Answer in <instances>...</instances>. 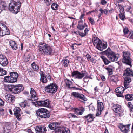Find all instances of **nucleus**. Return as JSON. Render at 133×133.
Wrapping results in <instances>:
<instances>
[{
    "label": "nucleus",
    "mask_w": 133,
    "mask_h": 133,
    "mask_svg": "<svg viewBox=\"0 0 133 133\" xmlns=\"http://www.w3.org/2000/svg\"><path fill=\"white\" fill-rule=\"evenodd\" d=\"M38 48L39 53L42 55L51 56L53 55V49L48 44L41 42L39 43Z\"/></svg>",
    "instance_id": "nucleus-1"
},
{
    "label": "nucleus",
    "mask_w": 133,
    "mask_h": 133,
    "mask_svg": "<svg viewBox=\"0 0 133 133\" xmlns=\"http://www.w3.org/2000/svg\"><path fill=\"white\" fill-rule=\"evenodd\" d=\"M4 133H9L11 129V124L10 122H5L3 126Z\"/></svg>",
    "instance_id": "nucleus-13"
},
{
    "label": "nucleus",
    "mask_w": 133,
    "mask_h": 133,
    "mask_svg": "<svg viewBox=\"0 0 133 133\" xmlns=\"http://www.w3.org/2000/svg\"><path fill=\"white\" fill-rule=\"evenodd\" d=\"M58 86L56 84L54 83H50L45 87V91L48 93L54 94L57 91Z\"/></svg>",
    "instance_id": "nucleus-6"
},
{
    "label": "nucleus",
    "mask_w": 133,
    "mask_h": 133,
    "mask_svg": "<svg viewBox=\"0 0 133 133\" xmlns=\"http://www.w3.org/2000/svg\"><path fill=\"white\" fill-rule=\"evenodd\" d=\"M8 62L6 56L2 54H0V64L3 66H6Z\"/></svg>",
    "instance_id": "nucleus-10"
},
{
    "label": "nucleus",
    "mask_w": 133,
    "mask_h": 133,
    "mask_svg": "<svg viewBox=\"0 0 133 133\" xmlns=\"http://www.w3.org/2000/svg\"><path fill=\"white\" fill-rule=\"evenodd\" d=\"M40 81L43 83H46L47 82V78L45 76V74L43 71H41L40 73Z\"/></svg>",
    "instance_id": "nucleus-23"
},
{
    "label": "nucleus",
    "mask_w": 133,
    "mask_h": 133,
    "mask_svg": "<svg viewBox=\"0 0 133 133\" xmlns=\"http://www.w3.org/2000/svg\"><path fill=\"white\" fill-rule=\"evenodd\" d=\"M100 43L96 48L98 50L102 51L106 48L107 46V44L103 43L102 41H100Z\"/></svg>",
    "instance_id": "nucleus-21"
},
{
    "label": "nucleus",
    "mask_w": 133,
    "mask_h": 133,
    "mask_svg": "<svg viewBox=\"0 0 133 133\" xmlns=\"http://www.w3.org/2000/svg\"><path fill=\"white\" fill-rule=\"evenodd\" d=\"M21 5V3L19 1H13L9 4V9L13 13L16 14L19 12L20 9Z\"/></svg>",
    "instance_id": "nucleus-4"
},
{
    "label": "nucleus",
    "mask_w": 133,
    "mask_h": 133,
    "mask_svg": "<svg viewBox=\"0 0 133 133\" xmlns=\"http://www.w3.org/2000/svg\"><path fill=\"white\" fill-rule=\"evenodd\" d=\"M131 81V78L129 77H126L124 78V82H126L129 83Z\"/></svg>",
    "instance_id": "nucleus-48"
},
{
    "label": "nucleus",
    "mask_w": 133,
    "mask_h": 133,
    "mask_svg": "<svg viewBox=\"0 0 133 133\" xmlns=\"http://www.w3.org/2000/svg\"><path fill=\"white\" fill-rule=\"evenodd\" d=\"M102 111L100 110H98V111L96 114V116H98L100 115L101 114V112Z\"/></svg>",
    "instance_id": "nucleus-60"
},
{
    "label": "nucleus",
    "mask_w": 133,
    "mask_h": 133,
    "mask_svg": "<svg viewBox=\"0 0 133 133\" xmlns=\"http://www.w3.org/2000/svg\"><path fill=\"white\" fill-rule=\"evenodd\" d=\"M119 15L120 19L122 20H124L125 16L124 14L121 13L119 14Z\"/></svg>",
    "instance_id": "nucleus-49"
},
{
    "label": "nucleus",
    "mask_w": 133,
    "mask_h": 133,
    "mask_svg": "<svg viewBox=\"0 0 133 133\" xmlns=\"http://www.w3.org/2000/svg\"><path fill=\"white\" fill-rule=\"evenodd\" d=\"M59 5L57 4L53 3L51 6V8L54 10H57L58 9Z\"/></svg>",
    "instance_id": "nucleus-40"
},
{
    "label": "nucleus",
    "mask_w": 133,
    "mask_h": 133,
    "mask_svg": "<svg viewBox=\"0 0 133 133\" xmlns=\"http://www.w3.org/2000/svg\"><path fill=\"white\" fill-rule=\"evenodd\" d=\"M123 54L122 62L131 66L132 59L130 58V53L128 51L123 52Z\"/></svg>",
    "instance_id": "nucleus-7"
},
{
    "label": "nucleus",
    "mask_w": 133,
    "mask_h": 133,
    "mask_svg": "<svg viewBox=\"0 0 133 133\" xmlns=\"http://www.w3.org/2000/svg\"><path fill=\"white\" fill-rule=\"evenodd\" d=\"M33 70L36 72L38 71L39 69V66L35 62H34L31 64Z\"/></svg>",
    "instance_id": "nucleus-32"
},
{
    "label": "nucleus",
    "mask_w": 133,
    "mask_h": 133,
    "mask_svg": "<svg viewBox=\"0 0 133 133\" xmlns=\"http://www.w3.org/2000/svg\"><path fill=\"white\" fill-rule=\"evenodd\" d=\"M79 94V93L73 92L71 93V95L77 98Z\"/></svg>",
    "instance_id": "nucleus-50"
},
{
    "label": "nucleus",
    "mask_w": 133,
    "mask_h": 133,
    "mask_svg": "<svg viewBox=\"0 0 133 133\" xmlns=\"http://www.w3.org/2000/svg\"><path fill=\"white\" fill-rule=\"evenodd\" d=\"M101 57L105 65H108L111 62L110 61L107 59L104 56H101Z\"/></svg>",
    "instance_id": "nucleus-39"
},
{
    "label": "nucleus",
    "mask_w": 133,
    "mask_h": 133,
    "mask_svg": "<svg viewBox=\"0 0 133 133\" xmlns=\"http://www.w3.org/2000/svg\"><path fill=\"white\" fill-rule=\"evenodd\" d=\"M35 129L37 133H42L40 130V126H36L35 127Z\"/></svg>",
    "instance_id": "nucleus-45"
},
{
    "label": "nucleus",
    "mask_w": 133,
    "mask_h": 133,
    "mask_svg": "<svg viewBox=\"0 0 133 133\" xmlns=\"http://www.w3.org/2000/svg\"><path fill=\"white\" fill-rule=\"evenodd\" d=\"M112 108L113 111L119 114V116L122 112V109L121 108V106L118 104H114L112 106Z\"/></svg>",
    "instance_id": "nucleus-15"
},
{
    "label": "nucleus",
    "mask_w": 133,
    "mask_h": 133,
    "mask_svg": "<svg viewBox=\"0 0 133 133\" xmlns=\"http://www.w3.org/2000/svg\"><path fill=\"white\" fill-rule=\"evenodd\" d=\"M125 97L127 101H132L133 100V94H127L125 95Z\"/></svg>",
    "instance_id": "nucleus-34"
},
{
    "label": "nucleus",
    "mask_w": 133,
    "mask_h": 133,
    "mask_svg": "<svg viewBox=\"0 0 133 133\" xmlns=\"http://www.w3.org/2000/svg\"><path fill=\"white\" fill-rule=\"evenodd\" d=\"M31 57L30 55L28 53H26L23 56V62H27L29 61Z\"/></svg>",
    "instance_id": "nucleus-28"
},
{
    "label": "nucleus",
    "mask_w": 133,
    "mask_h": 133,
    "mask_svg": "<svg viewBox=\"0 0 133 133\" xmlns=\"http://www.w3.org/2000/svg\"><path fill=\"white\" fill-rule=\"evenodd\" d=\"M7 72L5 70L0 67V76H2L6 74Z\"/></svg>",
    "instance_id": "nucleus-41"
},
{
    "label": "nucleus",
    "mask_w": 133,
    "mask_h": 133,
    "mask_svg": "<svg viewBox=\"0 0 133 133\" xmlns=\"http://www.w3.org/2000/svg\"><path fill=\"white\" fill-rule=\"evenodd\" d=\"M64 82L65 83L66 87L68 88H74V87H72L73 83L72 82L68 79H65L64 80Z\"/></svg>",
    "instance_id": "nucleus-29"
},
{
    "label": "nucleus",
    "mask_w": 133,
    "mask_h": 133,
    "mask_svg": "<svg viewBox=\"0 0 133 133\" xmlns=\"http://www.w3.org/2000/svg\"><path fill=\"white\" fill-rule=\"evenodd\" d=\"M1 34L0 36H3L5 35H9L10 34V31L8 28L6 26V27L3 28V29L1 31Z\"/></svg>",
    "instance_id": "nucleus-20"
},
{
    "label": "nucleus",
    "mask_w": 133,
    "mask_h": 133,
    "mask_svg": "<svg viewBox=\"0 0 133 133\" xmlns=\"http://www.w3.org/2000/svg\"><path fill=\"white\" fill-rule=\"evenodd\" d=\"M37 116L42 118H49L50 116V113L46 109L41 108L36 111Z\"/></svg>",
    "instance_id": "nucleus-3"
},
{
    "label": "nucleus",
    "mask_w": 133,
    "mask_h": 133,
    "mask_svg": "<svg viewBox=\"0 0 133 133\" xmlns=\"http://www.w3.org/2000/svg\"><path fill=\"white\" fill-rule=\"evenodd\" d=\"M99 11L101 12V13L102 14H103L104 13L105 14L107 13V10H106V12H105V11H104L103 9H102L101 8H100V9L99 10Z\"/></svg>",
    "instance_id": "nucleus-63"
},
{
    "label": "nucleus",
    "mask_w": 133,
    "mask_h": 133,
    "mask_svg": "<svg viewBox=\"0 0 133 133\" xmlns=\"http://www.w3.org/2000/svg\"><path fill=\"white\" fill-rule=\"evenodd\" d=\"M97 110H100L102 111L104 108V105L102 102H98L97 104Z\"/></svg>",
    "instance_id": "nucleus-38"
},
{
    "label": "nucleus",
    "mask_w": 133,
    "mask_h": 133,
    "mask_svg": "<svg viewBox=\"0 0 133 133\" xmlns=\"http://www.w3.org/2000/svg\"><path fill=\"white\" fill-rule=\"evenodd\" d=\"M105 69L108 71L109 74H112V69L109 67H107Z\"/></svg>",
    "instance_id": "nucleus-51"
},
{
    "label": "nucleus",
    "mask_w": 133,
    "mask_h": 133,
    "mask_svg": "<svg viewBox=\"0 0 133 133\" xmlns=\"http://www.w3.org/2000/svg\"><path fill=\"white\" fill-rule=\"evenodd\" d=\"M83 21L82 20L79 21V24H78L77 28L80 30H82L84 29L85 27V26L83 25H82V23H83Z\"/></svg>",
    "instance_id": "nucleus-35"
},
{
    "label": "nucleus",
    "mask_w": 133,
    "mask_h": 133,
    "mask_svg": "<svg viewBox=\"0 0 133 133\" xmlns=\"http://www.w3.org/2000/svg\"><path fill=\"white\" fill-rule=\"evenodd\" d=\"M86 57L87 58V60L88 61H91V57L90 55L89 54H87L86 55Z\"/></svg>",
    "instance_id": "nucleus-56"
},
{
    "label": "nucleus",
    "mask_w": 133,
    "mask_h": 133,
    "mask_svg": "<svg viewBox=\"0 0 133 133\" xmlns=\"http://www.w3.org/2000/svg\"><path fill=\"white\" fill-rule=\"evenodd\" d=\"M44 3L47 6H49L52 1V0H44Z\"/></svg>",
    "instance_id": "nucleus-47"
},
{
    "label": "nucleus",
    "mask_w": 133,
    "mask_h": 133,
    "mask_svg": "<svg viewBox=\"0 0 133 133\" xmlns=\"http://www.w3.org/2000/svg\"><path fill=\"white\" fill-rule=\"evenodd\" d=\"M6 87L9 91L13 94H19L24 89V87L21 84L7 85Z\"/></svg>",
    "instance_id": "nucleus-2"
},
{
    "label": "nucleus",
    "mask_w": 133,
    "mask_h": 133,
    "mask_svg": "<svg viewBox=\"0 0 133 133\" xmlns=\"http://www.w3.org/2000/svg\"><path fill=\"white\" fill-rule=\"evenodd\" d=\"M125 90V89L123 87H120L116 89L115 91L117 93H123Z\"/></svg>",
    "instance_id": "nucleus-33"
},
{
    "label": "nucleus",
    "mask_w": 133,
    "mask_h": 133,
    "mask_svg": "<svg viewBox=\"0 0 133 133\" xmlns=\"http://www.w3.org/2000/svg\"><path fill=\"white\" fill-rule=\"evenodd\" d=\"M102 54L106 56L109 60L112 62L116 61L118 59L116 54L112 51L110 48H108L106 50L103 51Z\"/></svg>",
    "instance_id": "nucleus-5"
},
{
    "label": "nucleus",
    "mask_w": 133,
    "mask_h": 133,
    "mask_svg": "<svg viewBox=\"0 0 133 133\" xmlns=\"http://www.w3.org/2000/svg\"><path fill=\"white\" fill-rule=\"evenodd\" d=\"M84 110V108L82 107L79 108V109L75 108L74 109L75 112L77 115H82Z\"/></svg>",
    "instance_id": "nucleus-25"
},
{
    "label": "nucleus",
    "mask_w": 133,
    "mask_h": 133,
    "mask_svg": "<svg viewBox=\"0 0 133 133\" xmlns=\"http://www.w3.org/2000/svg\"><path fill=\"white\" fill-rule=\"evenodd\" d=\"M85 96L83 94L79 93L77 98H79L84 101L87 100V99L85 97Z\"/></svg>",
    "instance_id": "nucleus-42"
},
{
    "label": "nucleus",
    "mask_w": 133,
    "mask_h": 133,
    "mask_svg": "<svg viewBox=\"0 0 133 133\" xmlns=\"http://www.w3.org/2000/svg\"><path fill=\"white\" fill-rule=\"evenodd\" d=\"M70 63V61L65 58L61 62V64L62 66L65 68L68 66Z\"/></svg>",
    "instance_id": "nucleus-30"
},
{
    "label": "nucleus",
    "mask_w": 133,
    "mask_h": 133,
    "mask_svg": "<svg viewBox=\"0 0 133 133\" xmlns=\"http://www.w3.org/2000/svg\"><path fill=\"white\" fill-rule=\"evenodd\" d=\"M101 4L103 5H104L107 3L106 1L105 0H101Z\"/></svg>",
    "instance_id": "nucleus-64"
},
{
    "label": "nucleus",
    "mask_w": 133,
    "mask_h": 133,
    "mask_svg": "<svg viewBox=\"0 0 133 133\" xmlns=\"http://www.w3.org/2000/svg\"><path fill=\"white\" fill-rule=\"evenodd\" d=\"M78 34L80 36L82 37L85 36L86 35V34L85 32L84 33H82L79 31L78 32Z\"/></svg>",
    "instance_id": "nucleus-59"
},
{
    "label": "nucleus",
    "mask_w": 133,
    "mask_h": 133,
    "mask_svg": "<svg viewBox=\"0 0 133 133\" xmlns=\"http://www.w3.org/2000/svg\"><path fill=\"white\" fill-rule=\"evenodd\" d=\"M132 9L130 6H128L126 9V11H129Z\"/></svg>",
    "instance_id": "nucleus-62"
},
{
    "label": "nucleus",
    "mask_w": 133,
    "mask_h": 133,
    "mask_svg": "<svg viewBox=\"0 0 133 133\" xmlns=\"http://www.w3.org/2000/svg\"><path fill=\"white\" fill-rule=\"evenodd\" d=\"M60 125V123L59 122H53L49 124L48 127L50 130H55L56 132V130L60 127H59Z\"/></svg>",
    "instance_id": "nucleus-11"
},
{
    "label": "nucleus",
    "mask_w": 133,
    "mask_h": 133,
    "mask_svg": "<svg viewBox=\"0 0 133 133\" xmlns=\"http://www.w3.org/2000/svg\"><path fill=\"white\" fill-rule=\"evenodd\" d=\"M86 72L82 71L81 72L78 70L74 71L71 73L72 77H75V78L78 79H81L85 76Z\"/></svg>",
    "instance_id": "nucleus-8"
},
{
    "label": "nucleus",
    "mask_w": 133,
    "mask_h": 133,
    "mask_svg": "<svg viewBox=\"0 0 133 133\" xmlns=\"http://www.w3.org/2000/svg\"><path fill=\"white\" fill-rule=\"evenodd\" d=\"M57 130L56 133H70L68 128L64 127H60Z\"/></svg>",
    "instance_id": "nucleus-17"
},
{
    "label": "nucleus",
    "mask_w": 133,
    "mask_h": 133,
    "mask_svg": "<svg viewBox=\"0 0 133 133\" xmlns=\"http://www.w3.org/2000/svg\"><path fill=\"white\" fill-rule=\"evenodd\" d=\"M30 94L31 99L32 101L37 100L38 99V97L35 90L32 88H31Z\"/></svg>",
    "instance_id": "nucleus-14"
},
{
    "label": "nucleus",
    "mask_w": 133,
    "mask_h": 133,
    "mask_svg": "<svg viewBox=\"0 0 133 133\" xmlns=\"http://www.w3.org/2000/svg\"><path fill=\"white\" fill-rule=\"evenodd\" d=\"M111 80L112 81L116 82L118 81V77L116 75L112 76L111 78Z\"/></svg>",
    "instance_id": "nucleus-44"
},
{
    "label": "nucleus",
    "mask_w": 133,
    "mask_h": 133,
    "mask_svg": "<svg viewBox=\"0 0 133 133\" xmlns=\"http://www.w3.org/2000/svg\"><path fill=\"white\" fill-rule=\"evenodd\" d=\"M50 101L49 99L39 100L35 102V104L38 106L49 107H50Z\"/></svg>",
    "instance_id": "nucleus-9"
},
{
    "label": "nucleus",
    "mask_w": 133,
    "mask_h": 133,
    "mask_svg": "<svg viewBox=\"0 0 133 133\" xmlns=\"http://www.w3.org/2000/svg\"><path fill=\"white\" fill-rule=\"evenodd\" d=\"M84 117L86 119L88 122L87 124L89 125L88 124L91 122V114H89Z\"/></svg>",
    "instance_id": "nucleus-36"
},
{
    "label": "nucleus",
    "mask_w": 133,
    "mask_h": 133,
    "mask_svg": "<svg viewBox=\"0 0 133 133\" xmlns=\"http://www.w3.org/2000/svg\"><path fill=\"white\" fill-rule=\"evenodd\" d=\"M127 37L129 39H133V32H130L129 35Z\"/></svg>",
    "instance_id": "nucleus-55"
},
{
    "label": "nucleus",
    "mask_w": 133,
    "mask_h": 133,
    "mask_svg": "<svg viewBox=\"0 0 133 133\" xmlns=\"http://www.w3.org/2000/svg\"><path fill=\"white\" fill-rule=\"evenodd\" d=\"M119 8L120 9V11L123 12L124 11V8L123 6L119 5Z\"/></svg>",
    "instance_id": "nucleus-54"
},
{
    "label": "nucleus",
    "mask_w": 133,
    "mask_h": 133,
    "mask_svg": "<svg viewBox=\"0 0 133 133\" xmlns=\"http://www.w3.org/2000/svg\"><path fill=\"white\" fill-rule=\"evenodd\" d=\"M124 86L125 89H127L130 87L129 83L124 82Z\"/></svg>",
    "instance_id": "nucleus-52"
},
{
    "label": "nucleus",
    "mask_w": 133,
    "mask_h": 133,
    "mask_svg": "<svg viewBox=\"0 0 133 133\" xmlns=\"http://www.w3.org/2000/svg\"><path fill=\"white\" fill-rule=\"evenodd\" d=\"M127 106L129 108L131 112H133V105L130 102L128 103Z\"/></svg>",
    "instance_id": "nucleus-43"
},
{
    "label": "nucleus",
    "mask_w": 133,
    "mask_h": 133,
    "mask_svg": "<svg viewBox=\"0 0 133 133\" xmlns=\"http://www.w3.org/2000/svg\"><path fill=\"white\" fill-rule=\"evenodd\" d=\"M6 25L4 23L0 22V29L2 30L3 29V28L6 27Z\"/></svg>",
    "instance_id": "nucleus-53"
},
{
    "label": "nucleus",
    "mask_w": 133,
    "mask_h": 133,
    "mask_svg": "<svg viewBox=\"0 0 133 133\" xmlns=\"http://www.w3.org/2000/svg\"><path fill=\"white\" fill-rule=\"evenodd\" d=\"M13 111L14 115L15 116L17 119L18 121L21 120V118L19 117L21 114V110L20 108L16 107L14 108Z\"/></svg>",
    "instance_id": "nucleus-12"
},
{
    "label": "nucleus",
    "mask_w": 133,
    "mask_h": 133,
    "mask_svg": "<svg viewBox=\"0 0 133 133\" xmlns=\"http://www.w3.org/2000/svg\"><path fill=\"white\" fill-rule=\"evenodd\" d=\"M40 128L41 129V131L42 132V133H45L46 131L47 130L45 127L40 126Z\"/></svg>",
    "instance_id": "nucleus-46"
},
{
    "label": "nucleus",
    "mask_w": 133,
    "mask_h": 133,
    "mask_svg": "<svg viewBox=\"0 0 133 133\" xmlns=\"http://www.w3.org/2000/svg\"><path fill=\"white\" fill-rule=\"evenodd\" d=\"M4 81L6 82L13 83L10 75V76H5L4 77Z\"/></svg>",
    "instance_id": "nucleus-37"
},
{
    "label": "nucleus",
    "mask_w": 133,
    "mask_h": 133,
    "mask_svg": "<svg viewBox=\"0 0 133 133\" xmlns=\"http://www.w3.org/2000/svg\"><path fill=\"white\" fill-rule=\"evenodd\" d=\"M6 98L8 101L12 103L14 102L15 99V96L11 94H7L6 96Z\"/></svg>",
    "instance_id": "nucleus-24"
},
{
    "label": "nucleus",
    "mask_w": 133,
    "mask_h": 133,
    "mask_svg": "<svg viewBox=\"0 0 133 133\" xmlns=\"http://www.w3.org/2000/svg\"><path fill=\"white\" fill-rule=\"evenodd\" d=\"M19 105L22 108H23L30 107V104L28 101L24 100L20 103Z\"/></svg>",
    "instance_id": "nucleus-22"
},
{
    "label": "nucleus",
    "mask_w": 133,
    "mask_h": 133,
    "mask_svg": "<svg viewBox=\"0 0 133 133\" xmlns=\"http://www.w3.org/2000/svg\"><path fill=\"white\" fill-rule=\"evenodd\" d=\"M10 75L13 83L17 81L19 75L17 73L15 72H11L10 73Z\"/></svg>",
    "instance_id": "nucleus-19"
},
{
    "label": "nucleus",
    "mask_w": 133,
    "mask_h": 133,
    "mask_svg": "<svg viewBox=\"0 0 133 133\" xmlns=\"http://www.w3.org/2000/svg\"><path fill=\"white\" fill-rule=\"evenodd\" d=\"M6 4L4 1H1L0 3V13L5 10L6 8Z\"/></svg>",
    "instance_id": "nucleus-31"
},
{
    "label": "nucleus",
    "mask_w": 133,
    "mask_h": 133,
    "mask_svg": "<svg viewBox=\"0 0 133 133\" xmlns=\"http://www.w3.org/2000/svg\"><path fill=\"white\" fill-rule=\"evenodd\" d=\"M4 102L0 98V106H2L4 105Z\"/></svg>",
    "instance_id": "nucleus-61"
},
{
    "label": "nucleus",
    "mask_w": 133,
    "mask_h": 133,
    "mask_svg": "<svg viewBox=\"0 0 133 133\" xmlns=\"http://www.w3.org/2000/svg\"><path fill=\"white\" fill-rule=\"evenodd\" d=\"M102 41L101 40L97 37H94L92 39V42H93V44L95 46H97L100 43V42Z\"/></svg>",
    "instance_id": "nucleus-27"
},
{
    "label": "nucleus",
    "mask_w": 133,
    "mask_h": 133,
    "mask_svg": "<svg viewBox=\"0 0 133 133\" xmlns=\"http://www.w3.org/2000/svg\"><path fill=\"white\" fill-rule=\"evenodd\" d=\"M9 44L13 50H16L18 49V45L16 42L12 40L10 41L9 42Z\"/></svg>",
    "instance_id": "nucleus-26"
},
{
    "label": "nucleus",
    "mask_w": 133,
    "mask_h": 133,
    "mask_svg": "<svg viewBox=\"0 0 133 133\" xmlns=\"http://www.w3.org/2000/svg\"><path fill=\"white\" fill-rule=\"evenodd\" d=\"M123 76L130 77L133 76V70L129 68H126L124 71Z\"/></svg>",
    "instance_id": "nucleus-18"
},
{
    "label": "nucleus",
    "mask_w": 133,
    "mask_h": 133,
    "mask_svg": "<svg viewBox=\"0 0 133 133\" xmlns=\"http://www.w3.org/2000/svg\"><path fill=\"white\" fill-rule=\"evenodd\" d=\"M123 32L124 34H126L129 32V30L127 28H126L123 29Z\"/></svg>",
    "instance_id": "nucleus-57"
},
{
    "label": "nucleus",
    "mask_w": 133,
    "mask_h": 133,
    "mask_svg": "<svg viewBox=\"0 0 133 133\" xmlns=\"http://www.w3.org/2000/svg\"><path fill=\"white\" fill-rule=\"evenodd\" d=\"M76 59L80 62L82 61V58L80 56H76Z\"/></svg>",
    "instance_id": "nucleus-58"
},
{
    "label": "nucleus",
    "mask_w": 133,
    "mask_h": 133,
    "mask_svg": "<svg viewBox=\"0 0 133 133\" xmlns=\"http://www.w3.org/2000/svg\"><path fill=\"white\" fill-rule=\"evenodd\" d=\"M121 132L123 133H127L129 130V125H124L121 124L118 126Z\"/></svg>",
    "instance_id": "nucleus-16"
}]
</instances>
